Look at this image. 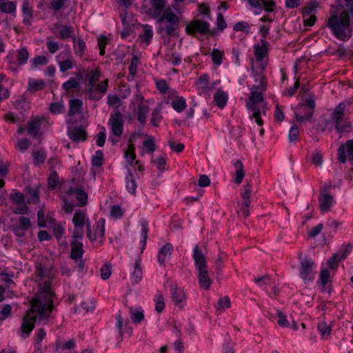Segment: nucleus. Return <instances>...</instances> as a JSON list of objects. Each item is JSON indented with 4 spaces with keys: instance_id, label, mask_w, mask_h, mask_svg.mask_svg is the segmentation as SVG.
<instances>
[{
    "instance_id": "1",
    "label": "nucleus",
    "mask_w": 353,
    "mask_h": 353,
    "mask_svg": "<svg viewBox=\"0 0 353 353\" xmlns=\"http://www.w3.org/2000/svg\"><path fill=\"white\" fill-rule=\"evenodd\" d=\"M55 278L52 269L41 263L35 266L32 279L37 283V292L31 302V307L23 319L21 336L26 338L34 327L37 312L40 317L48 318L54 308L52 282Z\"/></svg>"
},
{
    "instance_id": "2",
    "label": "nucleus",
    "mask_w": 353,
    "mask_h": 353,
    "mask_svg": "<svg viewBox=\"0 0 353 353\" xmlns=\"http://www.w3.org/2000/svg\"><path fill=\"white\" fill-rule=\"evenodd\" d=\"M150 8L148 14L160 23L157 28V32L164 33L169 37H175L179 33L180 17L174 12L172 8L166 5V0H150Z\"/></svg>"
},
{
    "instance_id": "3",
    "label": "nucleus",
    "mask_w": 353,
    "mask_h": 353,
    "mask_svg": "<svg viewBox=\"0 0 353 353\" xmlns=\"http://www.w3.org/2000/svg\"><path fill=\"white\" fill-rule=\"evenodd\" d=\"M327 26L330 29L332 34L339 41H348L352 34L350 27V17L346 10L341 12L333 10L330 12Z\"/></svg>"
},
{
    "instance_id": "4",
    "label": "nucleus",
    "mask_w": 353,
    "mask_h": 353,
    "mask_svg": "<svg viewBox=\"0 0 353 353\" xmlns=\"http://www.w3.org/2000/svg\"><path fill=\"white\" fill-rule=\"evenodd\" d=\"M346 103H339L332 110L330 120H325L323 123L319 124L317 130L331 132L334 129L338 133H343L351 131L352 123L345 118V111Z\"/></svg>"
},
{
    "instance_id": "5",
    "label": "nucleus",
    "mask_w": 353,
    "mask_h": 353,
    "mask_svg": "<svg viewBox=\"0 0 353 353\" xmlns=\"http://www.w3.org/2000/svg\"><path fill=\"white\" fill-rule=\"evenodd\" d=\"M262 92L257 90L251 91L249 101L246 103V108L252 112L250 118L254 119L259 125H262L263 123V119L261 117V110L257 107L259 103L263 101Z\"/></svg>"
},
{
    "instance_id": "6",
    "label": "nucleus",
    "mask_w": 353,
    "mask_h": 353,
    "mask_svg": "<svg viewBox=\"0 0 353 353\" xmlns=\"http://www.w3.org/2000/svg\"><path fill=\"white\" fill-rule=\"evenodd\" d=\"M299 276L305 283H309L314 281L316 275L315 263L312 259L305 256H299Z\"/></svg>"
},
{
    "instance_id": "7",
    "label": "nucleus",
    "mask_w": 353,
    "mask_h": 353,
    "mask_svg": "<svg viewBox=\"0 0 353 353\" xmlns=\"http://www.w3.org/2000/svg\"><path fill=\"white\" fill-rule=\"evenodd\" d=\"M124 116L119 110H113L108 121V125L110 129L111 134L120 138L124 129Z\"/></svg>"
},
{
    "instance_id": "8",
    "label": "nucleus",
    "mask_w": 353,
    "mask_h": 353,
    "mask_svg": "<svg viewBox=\"0 0 353 353\" xmlns=\"http://www.w3.org/2000/svg\"><path fill=\"white\" fill-rule=\"evenodd\" d=\"M74 224V230L72 238L82 239L84 234V227H88V223H90L88 217L86 216L85 212L77 211L72 218Z\"/></svg>"
},
{
    "instance_id": "9",
    "label": "nucleus",
    "mask_w": 353,
    "mask_h": 353,
    "mask_svg": "<svg viewBox=\"0 0 353 353\" xmlns=\"http://www.w3.org/2000/svg\"><path fill=\"white\" fill-rule=\"evenodd\" d=\"M108 79H105L97 85H90L87 90L88 97L92 101H99L107 92Z\"/></svg>"
},
{
    "instance_id": "10",
    "label": "nucleus",
    "mask_w": 353,
    "mask_h": 353,
    "mask_svg": "<svg viewBox=\"0 0 353 353\" xmlns=\"http://www.w3.org/2000/svg\"><path fill=\"white\" fill-rule=\"evenodd\" d=\"M250 6L254 9L255 15L260 14L262 10L272 12L274 10L276 3L272 0H245Z\"/></svg>"
},
{
    "instance_id": "11",
    "label": "nucleus",
    "mask_w": 353,
    "mask_h": 353,
    "mask_svg": "<svg viewBox=\"0 0 353 353\" xmlns=\"http://www.w3.org/2000/svg\"><path fill=\"white\" fill-rule=\"evenodd\" d=\"M210 31V23L202 20H192L185 27L187 34L192 35L196 33L204 35Z\"/></svg>"
},
{
    "instance_id": "12",
    "label": "nucleus",
    "mask_w": 353,
    "mask_h": 353,
    "mask_svg": "<svg viewBox=\"0 0 353 353\" xmlns=\"http://www.w3.org/2000/svg\"><path fill=\"white\" fill-rule=\"evenodd\" d=\"M65 194L70 200L75 197L78 206H83L88 202V194L79 185L70 186L65 192Z\"/></svg>"
},
{
    "instance_id": "13",
    "label": "nucleus",
    "mask_w": 353,
    "mask_h": 353,
    "mask_svg": "<svg viewBox=\"0 0 353 353\" xmlns=\"http://www.w3.org/2000/svg\"><path fill=\"white\" fill-rule=\"evenodd\" d=\"M43 119L39 117L31 119L26 124L28 134L32 138L38 139L42 135L41 123Z\"/></svg>"
},
{
    "instance_id": "14",
    "label": "nucleus",
    "mask_w": 353,
    "mask_h": 353,
    "mask_svg": "<svg viewBox=\"0 0 353 353\" xmlns=\"http://www.w3.org/2000/svg\"><path fill=\"white\" fill-rule=\"evenodd\" d=\"M267 63H261V68L259 71H256L254 69L252 70V75L254 81L256 83L253 85V88L261 92H265L266 90V81L265 75L263 74Z\"/></svg>"
},
{
    "instance_id": "15",
    "label": "nucleus",
    "mask_w": 353,
    "mask_h": 353,
    "mask_svg": "<svg viewBox=\"0 0 353 353\" xmlns=\"http://www.w3.org/2000/svg\"><path fill=\"white\" fill-rule=\"evenodd\" d=\"M68 135L74 142L84 141L87 139L85 129L81 126H70L68 128Z\"/></svg>"
},
{
    "instance_id": "16",
    "label": "nucleus",
    "mask_w": 353,
    "mask_h": 353,
    "mask_svg": "<svg viewBox=\"0 0 353 353\" xmlns=\"http://www.w3.org/2000/svg\"><path fill=\"white\" fill-rule=\"evenodd\" d=\"M171 298L175 305L183 308L186 303V296L183 289L176 285L171 287Z\"/></svg>"
},
{
    "instance_id": "17",
    "label": "nucleus",
    "mask_w": 353,
    "mask_h": 353,
    "mask_svg": "<svg viewBox=\"0 0 353 353\" xmlns=\"http://www.w3.org/2000/svg\"><path fill=\"white\" fill-rule=\"evenodd\" d=\"M333 203V196L327 192V190H323L319 196V203L321 211L323 213L330 211Z\"/></svg>"
},
{
    "instance_id": "18",
    "label": "nucleus",
    "mask_w": 353,
    "mask_h": 353,
    "mask_svg": "<svg viewBox=\"0 0 353 353\" xmlns=\"http://www.w3.org/2000/svg\"><path fill=\"white\" fill-rule=\"evenodd\" d=\"M115 326H116V328L118 330V332H119L120 337L121 338V340L123 339V337L125 334H127L128 336H130L132 334V329L129 325L128 321L127 320L124 323L123 319L122 316L120 312H119L116 315Z\"/></svg>"
},
{
    "instance_id": "19",
    "label": "nucleus",
    "mask_w": 353,
    "mask_h": 353,
    "mask_svg": "<svg viewBox=\"0 0 353 353\" xmlns=\"http://www.w3.org/2000/svg\"><path fill=\"white\" fill-rule=\"evenodd\" d=\"M269 43L265 39L260 40V43L254 45V54L256 59L261 63L264 58L268 57V48Z\"/></svg>"
},
{
    "instance_id": "20",
    "label": "nucleus",
    "mask_w": 353,
    "mask_h": 353,
    "mask_svg": "<svg viewBox=\"0 0 353 353\" xmlns=\"http://www.w3.org/2000/svg\"><path fill=\"white\" fill-rule=\"evenodd\" d=\"M346 150L353 159V139L347 141L345 144H341L338 149V159L342 163L347 161Z\"/></svg>"
},
{
    "instance_id": "21",
    "label": "nucleus",
    "mask_w": 353,
    "mask_h": 353,
    "mask_svg": "<svg viewBox=\"0 0 353 353\" xmlns=\"http://www.w3.org/2000/svg\"><path fill=\"white\" fill-rule=\"evenodd\" d=\"M192 259L194 262L196 270L207 268V261L205 256L198 245H196L194 247Z\"/></svg>"
},
{
    "instance_id": "22",
    "label": "nucleus",
    "mask_w": 353,
    "mask_h": 353,
    "mask_svg": "<svg viewBox=\"0 0 353 353\" xmlns=\"http://www.w3.org/2000/svg\"><path fill=\"white\" fill-rule=\"evenodd\" d=\"M306 108L309 109V112L307 113V116L305 117V119L312 118L316 108L314 95L310 94L305 99L304 102L299 104L300 110H305Z\"/></svg>"
},
{
    "instance_id": "23",
    "label": "nucleus",
    "mask_w": 353,
    "mask_h": 353,
    "mask_svg": "<svg viewBox=\"0 0 353 353\" xmlns=\"http://www.w3.org/2000/svg\"><path fill=\"white\" fill-rule=\"evenodd\" d=\"M232 163L235 169L233 181L236 184H240L242 183L245 176L243 164L241 160H233Z\"/></svg>"
},
{
    "instance_id": "24",
    "label": "nucleus",
    "mask_w": 353,
    "mask_h": 353,
    "mask_svg": "<svg viewBox=\"0 0 353 353\" xmlns=\"http://www.w3.org/2000/svg\"><path fill=\"white\" fill-rule=\"evenodd\" d=\"M199 286L204 290H209L212 285V280L208 276V268L196 270Z\"/></svg>"
},
{
    "instance_id": "25",
    "label": "nucleus",
    "mask_w": 353,
    "mask_h": 353,
    "mask_svg": "<svg viewBox=\"0 0 353 353\" xmlns=\"http://www.w3.org/2000/svg\"><path fill=\"white\" fill-rule=\"evenodd\" d=\"M81 239L73 238L71 241L70 257L76 261L81 259L83 254V243L79 241Z\"/></svg>"
},
{
    "instance_id": "26",
    "label": "nucleus",
    "mask_w": 353,
    "mask_h": 353,
    "mask_svg": "<svg viewBox=\"0 0 353 353\" xmlns=\"http://www.w3.org/2000/svg\"><path fill=\"white\" fill-rule=\"evenodd\" d=\"M174 248L171 243H166L163 245L158 252V263L163 265L165 261L170 259L173 252Z\"/></svg>"
},
{
    "instance_id": "27",
    "label": "nucleus",
    "mask_w": 353,
    "mask_h": 353,
    "mask_svg": "<svg viewBox=\"0 0 353 353\" xmlns=\"http://www.w3.org/2000/svg\"><path fill=\"white\" fill-rule=\"evenodd\" d=\"M68 115L73 117L82 112L83 103L80 99H71L68 102Z\"/></svg>"
},
{
    "instance_id": "28",
    "label": "nucleus",
    "mask_w": 353,
    "mask_h": 353,
    "mask_svg": "<svg viewBox=\"0 0 353 353\" xmlns=\"http://www.w3.org/2000/svg\"><path fill=\"white\" fill-rule=\"evenodd\" d=\"M57 29H59V38L60 39H69L74 37V29L71 26L56 23H54V30Z\"/></svg>"
},
{
    "instance_id": "29",
    "label": "nucleus",
    "mask_w": 353,
    "mask_h": 353,
    "mask_svg": "<svg viewBox=\"0 0 353 353\" xmlns=\"http://www.w3.org/2000/svg\"><path fill=\"white\" fill-rule=\"evenodd\" d=\"M17 62L13 61L14 68L18 65H25L29 59V52L26 48L23 47L17 50Z\"/></svg>"
},
{
    "instance_id": "30",
    "label": "nucleus",
    "mask_w": 353,
    "mask_h": 353,
    "mask_svg": "<svg viewBox=\"0 0 353 353\" xmlns=\"http://www.w3.org/2000/svg\"><path fill=\"white\" fill-rule=\"evenodd\" d=\"M172 108L178 113H181L187 108L186 99L182 96H176L175 99L172 101Z\"/></svg>"
},
{
    "instance_id": "31",
    "label": "nucleus",
    "mask_w": 353,
    "mask_h": 353,
    "mask_svg": "<svg viewBox=\"0 0 353 353\" xmlns=\"http://www.w3.org/2000/svg\"><path fill=\"white\" fill-rule=\"evenodd\" d=\"M25 192L28 195V203L37 204L39 202V191L37 188L26 186Z\"/></svg>"
},
{
    "instance_id": "32",
    "label": "nucleus",
    "mask_w": 353,
    "mask_h": 353,
    "mask_svg": "<svg viewBox=\"0 0 353 353\" xmlns=\"http://www.w3.org/2000/svg\"><path fill=\"white\" fill-rule=\"evenodd\" d=\"M143 32L139 34L141 42L147 46L150 44L153 37V30L152 26L148 24L143 25Z\"/></svg>"
},
{
    "instance_id": "33",
    "label": "nucleus",
    "mask_w": 353,
    "mask_h": 353,
    "mask_svg": "<svg viewBox=\"0 0 353 353\" xmlns=\"http://www.w3.org/2000/svg\"><path fill=\"white\" fill-rule=\"evenodd\" d=\"M124 157L125 162L130 165H132L136 158V153L134 144L131 141L128 143V149L124 152Z\"/></svg>"
},
{
    "instance_id": "34",
    "label": "nucleus",
    "mask_w": 353,
    "mask_h": 353,
    "mask_svg": "<svg viewBox=\"0 0 353 353\" xmlns=\"http://www.w3.org/2000/svg\"><path fill=\"white\" fill-rule=\"evenodd\" d=\"M125 188L129 193L135 194L137 184L130 170H128V175L125 176Z\"/></svg>"
},
{
    "instance_id": "35",
    "label": "nucleus",
    "mask_w": 353,
    "mask_h": 353,
    "mask_svg": "<svg viewBox=\"0 0 353 353\" xmlns=\"http://www.w3.org/2000/svg\"><path fill=\"white\" fill-rule=\"evenodd\" d=\"M150 108L148 105L140 103L137 108V120L141 124L144 125L145 123Z\"/></svg>"
},
{
    "instance_id": "36",
    "label": "nucleus",
    "mask_w": 353,
    "mask_h": 353,
    "mask_svg": "<svg viewBox=\"0 0 353 353\" xmlns=\"http://www.w3.org/2000/svg\"><path fill=\"white\" fill-rule=\"evenodd\" d=\"M209 80L210 77L207 73L201 74L196 81V85L197 90L201 92H206L209 90Z\"/></svg>"
},
{
    "instance_id": "37",
    "label": "nucleus",
    "mask_w": 353,
    "mask_h": 353,
    "mask_svg": "<svg viewBox=\"0 0 353 353\" xmlns=\"http://www.w3.org/2000/svg\"><path fill=\"white\" fill-rule=\"evenodd\" d=\"M214 101L219 108H223L228 101L227 94L221 90H219L214 95Z\"/></svg>"
},
{
    "instance_id": "38",
    "label": "nucleus",
    "mask_w": 353,
    "mask_h": 353,
    "mask_svg": "<svg viewBox=\"0 0 353 353\" xmlns=\"http://www.w3.org/2000/svg\"><path fill=\"white\" fill-rule=\"evenodd\" d=\"M73 47L74 53L77 56L81 57L84 54V52L86 49V45L82 39L73 38Z\"/></svg>"
},
{
    "instance_id": "39",
    "label": "nucleus",
    "mask_w": 353,
    "mask_h": 353,
    "mask_svg": "<svg viewBox=\"0 0 353 353\" xmlns=\"http://www.w3.org/2000/svg\"><path fill=\"white\" fill-rule=\"evenodd\" d=\"M129 312L130 318L134 323H139L143 320L144 314L141 308L134 309L130 307Z\"/></svg>"
},
{
    "instance_id": "40",
    "label": "nucleus",
    "mask_w": 353,
    "mask_h": 353,
    "mask_svg": "<svg viewBox=\"0 0 353 353\" xmlns=\"http://www.w3.org/2000/svg\"><path fill=\"white\" fill-rule=\"evenodd\" d=\"M212 61L214 65H220L223 63L224 51L214 48L210 54Z\"/></svg>"
},
{
    "instance_id": "41",
    "label": "nucleus",
    "mask_w": 353,
    "mask_h": 353,
    "mask_svg": "<svg viewBox=\"0 0 353 353\" xmlns=\"http://www.w3.org/2000/svg\"><path fill=\"white\" fill-rule=\"evenodd\" d=\"M142 269L141 268L140 260H136L134 267V270L131 274V278L133 279L134 283L139 282L142 279Z\"/></svg>"
},
{
    "instance_id": "42",
    "label": "nucleus",
    "mask_w": 353,
    "mask_h": 353,
    "mask_svg": "<svg viewBox=\"0 0 353 353\" xmlns=\"http://www.w3.org/2000/svg\"><path fill=\"white\" fill-rule=\"evenodd\" d=\"M139 63V59L137 56H133L130 61V64L129 66V75L127 79L128 81H131L133 79L134 77L136 75L137 72V66Z\"/></svg>"
},
{
    "instance_id": "43",
    "label": "nucleus",
    "mask_w": 353,
    "mask_h": 353,
    "mask_svg": "<svg viewBox=\"0 0 353 353\" xmlns=\"http://www.w3.org/2000/svg\"><path fill=\"white\" fill-rule=\"evenodd\" d=\"M87 77L88 79V86L97 85L96 83L99 81L101 77V72L98 69L92 70L88 73Z\"/></svg>"
},
{
    "instance_id": "44",
    "label": "nucleus",
    "mask_w": 353,
    "mask_h": 353,
    "mask_svg": "<svg viewBox=\"0 0 353 353\" xmlns=\"http://www.w3.org/2000/svg\"><path fill=\"white\" fill-rule=\"evenodd\" d=\"M94 235H96L97 239H104L105 237V221L103 219H100L98 221L96 228H94Z\"/></svg>"
},
{
    "instance_id": "45",
    "label": "nucleus",
    "mask_w": 353,
    "mask_h": 353,
    "mask_svg": "<svg viewBox=\"0 0 353 353\" xmlns=\"http://www.w3.org/2000/svg\"><path fill=\"white\" fill-rule=\"evenodd\" d=\"M33 161L36 165L43 163L46 159V153L43 150L33 152Z\"/></svg>"
},
{
    "instance_id": "46",
    "label": "nucleus",
    "mask_w": 353,
    "mask_h": 353,
    "mask_svg": "<svg viewBox=\"0 0 353 353\" xmlns=\"http://www.w3.org/2000/svg\"><path fill=\"white\" fill-rule=\"evenodd\" d=\"M79 83L74 79L70 78L67 81L62 84V89L67 93H69L72 90L79 88Z\"/></svg>"
},
{
    "instance_id": "47",
    "label": "nucleus",
    "mask_w": 353,
    "mask_h": 353,
    "mask_svg": "<svg viewBox=\"0 0 353 353\" xmlns=\"http://www.w3.org/2000/svg\"><path fill=\"white\" fill-rule=\"evenodd\" d=\"M29 89L31 92H37L43 90L46 84L43 80H32L29 82Z\"/></svg>"
},
{
    "instance_id": "48",
    "label": "nucleus",
    "mask_w": 353,
    "mask_h": 353,
    "mask_svg": "<svg viewBox=\"0 0 353 353\" xmlns=\"http://www.w3.org/2000/svg\"><path fill=\"white\" fill-rule=\"evenodd\" d=\"M351 251H352V245L349 244V245H347L346 246H345L343 249L339 250L334 255L335 256V258L338 259V261H341L346 259L347 256L351 252Z\"/></svg>"
},
{
    "instance_id": "49",
    "label": "nucleus",
    "mask_w": 353,
    "mask_h": 353,
    "mask_svg": "<svg viewBox=\"0 0 353 353\" xmlns=\"http://www.w3.org/2000/svg\"><path fill=\"white\" fill-rule=\"evenodd\" d=\"M155 302V310L158 313L163 312L165 307L164 298L163 294L158 292L157 294L154 297Z\"/></svg>"
},
{
    "instance_id": "50",
    "label": "nucleus",
    "mask_w": 353,
    "mask_h": 353,
    "mask_svg": "<svg viewBox=\"0 0 353 353\" xmlns=\"http://www.w3.org/2000/svg\"><path fill=\"white\" fill-rule=\"evenodd\" d=\"M233 30L236 32L241 31L248 34L250 32V26L248 22L241 21L234 24Z\"/></svg>"
},
{
    "instance_id": "51",
    "label": "nucleus",
    "mask_w": 353,
    "mask_h": 353,
    "mask_svg": "<svg viewBox=\"0 0 353 353\" xmlns=\"http://www.w3.org/2000/svg\"><path fill=\"white\" fill-rule=\"evenodd\" d=\"M162 118V115L161 114V108H156L152 111L150 123L153 126L157 127L160 123Z\"/></svg>"
},
{
    "instance_id": "52",
    "label": "nucleus",
    "mask_w": 353,
    "mask_h": 353,
    "mask_svg": "<svg viewBox=\"0 0 353 353\" xmlns=\"http://www.w3.org/2000/svg\"><path fill=\"white\" fill-rule=\"evenodd\" d=\"M48 59L45 56H36L31 59L30 63L33 68H36L39 65H44L47 63Z\"/></svg>"
},
{
    "instance_id": "53",
    "label": "nucleus",
    "mask_w": 353,
    "mask_h": 353,
    "mask_svg": "<svg viewBox=\"0 0 353 353\" xmlns=\"http://www.w3.org/2000/svg\"><path fill=\"white\" fill-rule=\"evenodd\" d=\"M69 0H52L50 5V9L57 12L60 10L65 8L66 3Z\"/></svg>"
},
{
    "instance_id": "54",
    "label": "nucleus",
    "mask_w": 353,
    "mask_h": 353,
    "mask_svg": "<svg viewBox=\"0 0 353 353\" xmlns=\"http://www.w3.org/2000/svg\"><path fill=\"white\" fill-rule=\"evenodd\" d=\"M103 153L102 150H97L92 157V165L94 167H101L103 165Z\"/></svg>"
},
{
    "instance_id": "55",
    "label": "nucleus",
    "mask_w": 353,
    "mask_h": 353,
    "mask_svg": "<svg viewBox=\"0 0 353 353\" xmlns=\"http://www.w3.org/2000/svg\"><path fill=\"white\" fill-rule=\"evenodd\" d=\"M318 330L323 338H326L330 334L332 327L326 322L321 321L318 325Z\"/></svg>"
},
{
    "instance_id": "56",
    "label": "nucleus",
    "mask_w": 353,
    "mask_h": 353,
    "mask_svg": "<svg viewBox=\"0 0 353 353\" xmlns=\"http://www.w3.org/2000/svg\"><path fill=\"white\" fill-rule=\"evenodd\" d=\"M309 112V109L306 108L305 110H300L299 105L298 106V110L294 114L295 119L299 122H304L305 121H312V118L305 119V117H307V112Z\"/></svg>"
},
{
    "instance_id": "57",
    "label": "nucleus",
    "mask_w": 353,
    "mask_h": 353,
    "mask_svg": "<svg viewBox=\"0 0 353 353\" xmlns=\"http://www.w3.org/2000/svg\"><path fill=\"white\" fill-rule=\"evenodd\" d=\"M50 112L54 114L62 113L65 110V105L63 101L52 103L50 105Z\"/></svg>"
},
{
    "instance_id": "58",
    "label": "nucleus",
    "mask_w": 353,
    "mask_h": 353,
    "mask_svg": "<svg viewBox=\"0 0 353 353\" xmlns=\"http://www.w3.org/2000/svg\"><path fill=\"white\" fill-rule=\"evenodd\" d=\"M141 243L143 244V246L144 248L146 245V242H147V239H148V234L149 232L148 223L145 221H143L141 222Z\"/></svg>"
},
{
    "instance_id": "59",
    "label": "nucleus",
    "mask_w": 353,
    "mask_h": 353,
    "mask_svg": "<svg viewBox=\"0 0 353 353\" xmlns=\"http://www.w3.org/2000/svg\"><path fill=\"white\" fill-rule=\"evenodd\" d=\"M110 216L114 219H120L124 214L123 210L119 205H113L110 208Z\"/></svg>"
},
{
    "instance_id": "60",
    "label": "nucleus",
    "mask_w": 353,
    "mask_h": 353,
    "mask_svg": "<svg viewBox=\"0 0 353 353\" xmlns=\"http://www.w3.org/2000/svg\"><path fill=\"white\" fill-rule=\"evenodd\" d=\"M0 10L5 13H13L16 10V4L13 1H8L6 3H1Z\"/></svg>"
},
{
    "instance_id": "61",
    "label": "nucleus",
    "mask_w": 353,
    "mask_h": 353,
    "mask_svg": "<svg viewBox=\"0 0 353 353\" xmlns=\"http://www.w3.org/2000/svg\"><path fill=\"white\" fill-rule=\"evenodd\" d=\"M58 64L59 65L60 71L63 72L72 69L74 66L72 61L69 59L63 61H58Z\"/></svg>"
},
{
    "instance_id": "62",
    "label": "nucleus",
    "mask_w": 353,
    "mask_h": 353,
    "mask_svg": "<svg viewBox=\"0 0 353 353\" xmlns=\"http://www.w3.org/2000/svg\"><path fill=\"white\" fill-rule=\"evenodd\" d=\"M156 87L161 94H165L170 90L168 82L164 79H160L156 81Z\"/></svg>"
},
{
    "instance_id": "63",
    "label": "nucleus",
    "mask_w": 353,
    "mask_h": 353,
    "mask_svg": "<svg viewBox=\"0 0 353 353\" xmlns=\"http://www.w3.org/2000/svg\"><path fill=\"white\" fill-rule=\"evenodd\" d=\"M330 273L327 269H323L321 271L319 283L324 286L330 281Z\"/></svg>"
},
{
    "instance_id": "64",
    "label": "nucleus",
    "mask_w": 353,
    "mask_h": 353,
    "mask_svg": "<svg viewBox=\"0 0 353 353\" xmlns=\"http://www.w3.org/2000/svg\"><path fill=\"white\" fill-rule=\"evenodd\" d=\"M3 119L6 121L10 122L12 123L20 125L22 123V120L20 117L16 116L13 112H8L3 116Z\"/></svg>"
}]
</instances>
